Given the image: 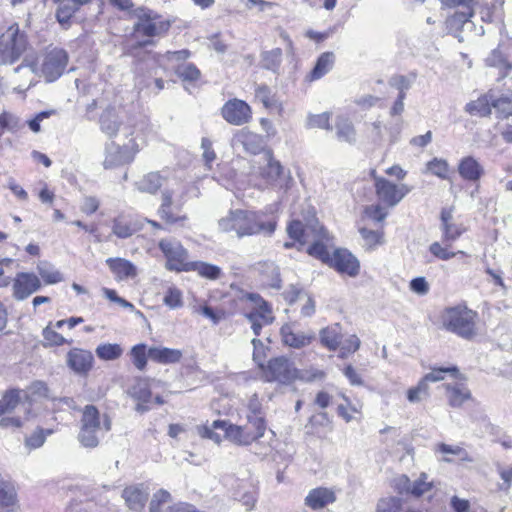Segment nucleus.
<instances>
[{"label":"nucleus","mask_w":512,"mask_h":512,"mask_svg":"<svg viewBox=\"0 0 512 512\" xmlns=\"http://www.w3.org/2000/svg\"><path fill=\"white\" fill-rule=\"evenodd\" d=\"M479 4L478 0H468L467 3H455V4H448L449 7H456V6H462V11H456L452 15V19L454 22L459 24H465L469 22L474 14H475V6Z\"/></svg>","instance_id":"46"},{"label":"nucleus","mask_w":512,"mask_h":512,"mask_svg":"<svg viewBox=\"0 0 512 512\" xmlns=\"http://www.w3.org/2000/svg\"><path fill=\"white\" fill-rule=\"evenodd\" d=\"M158 248L165 258V268L169 271L185 272L190 261L187 249L180 241L172 238H162Z\"/></svg>","instance_id":"12"},{"label":"nucleus","mask_w":512,"mask_h":512,"mask_svg":"<svg viewBox=\"0 0 512 512\" xmlns=\"http://www.w3.org/2000/svg\"><path fill=\"white\" fill-rule=\"evenodd\" d=\"M460 177L467 182L477 183L485 174L482 164L473 156L460 159L457 166Z\"/></svg>","instance_id":"30"},{"label":"nucleus","mask_w":512,"mask_h":512,"mask_svg":"<svg viewBox=\"0 0 512 512\" xmlns=\"http://www.w3.org/2000/svg\"><path fill=\"white\" fill-rule=\"evenodd\" d=\"M257 489L245 480H237L233 486V499L240 502L247 511L254 509L257 502Z\"/></svg>","instance_id":"27"},{"label":"nucleus","mask_w":512,"mask_h":512,"mask_svg":"<svg viewBox=\"0 0 512 512\" xmlns=\"http://www.w3.org/2000/svg\"><path fill=\"white\" fill-rule=\"evenodd\" d=\"M320 341L324 348L335 351L341 348L342 352H356L360 341L357 336L343 337L339 331V325L328 326L320 331Z\"/></svg>","instance_id":"16"},{"label":"nucleus","mask_w":512,"mask_h":512,"mask_svg":"<svg viewBox=\"0 0 512 512\" xmlns=\"http://www.w3.org/2000/svg\"><path fill=\"white\" fill-rule=\"evenodd\" d=\"M342 397L345 403L339 404L336 408V412L340 418L348 423L356 419L357 416H360L361 411L351 403V400L347 396L343 395Z\"/></svg>","instance_id":"53"},{"label":"nucleus","mask_w":512,"mask_h":512,"mask_svg":"<svg viewBox=\"0 0 512 512\" xmlns=\"http://www.w3.org/2000/svg\"><path fill=\"white\" fill-rule=\"evenodd\" d=\"M50 433L51 430L44 431L42 428H38L31 435L26 437L25 445L29 449L39 448L44 444L47 435H49Z\"/></svg>","instance_id":"59"},{"label":"nucleus","mask_w":512,"mask_h":512,"mask_svg":"<svg viewBox=\"0 0 512 512\" xmlns=\"http://www.w3.org/2000/svg\"><path fill=\"white\" fill-rule=\"evenodd\" d=\"M171 28V22L157 12L139 8L133 25L131 37L136 40L135 48L154 45L157 38L165 36Z\"/></svg>","instance_id":"7"},{"label":"nucleus","mask_w":512,"mask_h":512,"mask_svg":"<svg viewBox=\"0 0 512 512\" xmlns=\"http://www.w3.org/2000/svg\"><path fill=\"white\" fill-rule=\"evenodd\" d=\"M18 494L15 484L5 478L2 474L0 475V508H5V511L1 512H18Z\"/></svg>","instance_id":"29"},{"label":"nucleus","mask_w":512,"mask_h":512,"mask_svg":"<svg viewBox=\"0 0 512 512\" xmlns=\"http://www.w3.org/2000/svg\"><path fill=\"white\" fill-rule=\"evenodd\" d=\"M326 371L316 366H307L302 369L296 368L295 382L315 383L326 378Z\"/></svg>","instance_id":"44"},{"label":"nucleus","mask_w":512,"mask_h":512,"mask_svg":"<svg viewBox=\"0 0 512 512\" xmlns=\"http://www.w3.org/2000/svg\"><path fill=\"white\" fill-rule=\"evenodd\" d=\"M440 321L443 328L463 339L472 340L478 335L479 314L465 302L445 307Z\"/></svg>","instance_id":"8"},{"label":"nucleus","mask_w":512,"mask_h":512,"mask_svg":"<svg viewBox=\"0 0 512 512\" xmlns=\"http://www.w3.org/2000/svg\"><path fill=\"white\" fill-rule=\"evenodd\" d=\"M106 265L116 281L134 279L138 275V269L133 262L121 257H111L106 260Z\"/></svg>","instance_id":"28"},{"label":"nucleus","mask_w":512,"mask_h":512,"mask_svg":"<svg viewBox=\"0 0 512 512\" xmlns=\"http://www.w3.org/2000/svg\"><path fill=\"white\" fill-rule=\"evenodd\" d=\"M101 130L109 136H115L122 124L120 115L116 106L109 105L106 107L99 117Z\"/></svg>","instance_id":"33"},{"label":"nucleus","mask_w":512,"mask_h":512,"mask_svg":"<svg viewBox=\"0 0 512 512\" xmlns=\"http://www.w3.org/2000/svg\"><path fill=\"white\" fill-rule=\"evenodd\" d=\"M446 374H450L455 379L465 380V377L460 373L458 367L455 365L445 367H432L431 371L425 374L421 379L425 382V384L428 385L429 382H438L444 380Z\"/></svg>","instance_id":"39"},{"label":"nucleus","mask_w":512,"mask_h":512,"mask_svg":"<svg viewBox=\"0 0 512 512\" xmlns=\"http://www.w3.org/2000/svg\"><path fill=\"white\" fill-rule=\"evenodd\" d=\"M29 46L28 36L20 29L19 24H11L0 34V63H15Z\"/></svg>","instance_id":"11"},{"label":"nucleus","mask_w":512,"mask_h":512,"mask_svg":"<svg viewBox=\"0 0 512 512\" xmlns=\"http://www.w3.org/2000/svg\"><path fill=\"white\" fill-rule=\"evenodd\" d=\"M282 49L274 48L270 51H265L261 55V63L263 68L267 70L276 71L279 69L282 62Z\"/></svg>","instance_id":"51"},{"label":"nucleus","mask_w":512,"mask_h":512,"mask_svg":"<svg viewBox=\"0 0 512 512\" xmlns=\"http://www.w3.org/2000/svg\"><path fill=\"white\" fill-rule=\"evenodd\" d=\"M41 287V279L34 272H18L12 280V294L18 301L27 299Z\"/></svg>","instance_id":"20"},{"label":"nucleus","mask_w":512,"mask_h":512,"mask_svg":"<svg viewBox=\"0 0 512 512\" xmlns=\"http://www.w3.org/2000/svg\"><path fill=\"white\" fill-rule=\"evenodd\" d=\"M254 100L260 102L268 111H276L279 115L283 114V104L278 99L277 93L265 83L254 85Z\"/></svg>","instance_id":"24"},{"label":"nucleus","mask_w":512,"mask_h":512,"mask_svg":"<svg viewBox=\"0 0 512 512\" xmlns=\"http://www.w3.org/2000/svg\"><path fill=\"white\" fill-rule=\"evenodd\" d=\"M335 126L337 136L340 140L352 142L355 139L356 130L353 123L347 117H338Z\"/></svg>","instance_id":"48"},{"label":"nucleus","mask_w":512,"mask_h":512,"mask_svg":"<svg viewBox=\"0 0 512 512\" xmlns=\"http://www.w3.org/2000/svg\"><path fill=\"white\" fill-rule=\"evenodd\" d=\"M199 196L200 189L193 182H182L163 191L157 208L159 219L167 227H185L189 222V216L184 206L190 199Z\"/></svg>","instance_id":"3"},{"label":"nucleus","mask_w":512,"mask_h":512,"mask_svg":"<svg viewBox=\"0 0 512 512\" xmlns=\"http://www.w3.org/2000/svg\"><path fill=\"white\" fill-rule=\"evenodd\" d=\"M376 229H370L366 225L359 226L358 231L364 241L365 249L372 251L383 245L385 242L384 221L376 222Z\"/></svg>","instance_id":"32"},{"label":"nucleus","mask_w":512,"mask_h":512,"mask_svg":"<svg viewBox=\"0 0 512 512\" xmlns=\"http://www.w3.org/2000/svg\"><path fill=\"white\" fill-rule=\"evenodd\" d=\"M493 93L489 90L465 105V111L471 116L489 117L492 112Z\"/></svg>","instance_id":"34"},{"label":"nucleus","mask_w":512,"mask_h":512,"mask_svg":"<svg viewBox=\"0 0 512 512\" xmlns=\"http://www.w3.org/2000/svg\"><path fill=\"white\" fill-rule=\"evenodd\" d=\"M80 6L81 5H78L77 2H72L71 0L60 3L56 11L57 21L61 25L69 24L74 13L80 8Z\"/></svg>","instance_id":"52"},{"label":"nucleus","mask_w":512,"mask_h":512,"mask_svg":"<svg viewBox=\"0 0 512 512\" xmlns=\"http://www.w3.org/2000/svg\"><path fill=\"white\" fill-rule=\"evenodd\" d=\"M401 500L397 497H386L379 500L376 512H399Z\"/></svg>","instance_id":"60"},{"label":"nucleus","mask_w":512,"mask_h":512,"mask_svg":"<svg viewBox=\"0 0 512 512\" xmlns=\"http://www.w3.org/2000/svg\"><path fill=\"white\" fill-rule=\"evenodd\" d=\"M236 137L247 152L252 154L260 152L262 143L260 135L248 129H242L237 133Z\"/></svg>","instance_id":"43"},{"label":"nucleus","mask_w":512,"mask_h":512,"mask_svg":"<svg viewBox=\"0 0 512 512\" xmlns=\"http://www.w3.org/2000/svg\"><path fill=\"white\" fill-rule=\"evenodd\" d=\"M335 54L331 51L321 53L316 59L314 67L306 74L305 81L312 83L324 77L334 67Z\"/></svg>","instance_id":"31"},{"label":"nucleus","mask_w":512,"mask_h":512,"mask_svg":"<svg viewBox=\"0 0 512 512\" xmlns=\"http://www.w3.org/2000/svg\"><path fill=\"white\" fill-rule=\"evenodd\" d=\"M195 311L204 317L210 319L214 324L219 323L221 320L228 316V313L222 308H212L206 303L199 304Z\"/></svg>","instance_id":"54"},{"label":"nucleus","mask_w":512,"mask_h":512,"mask_svg":"<svg viewBox=\"0 0 512 512\" xmlns=\"http://www.w3.org/2000/svg\"><path fill=\"white\" fill-rule=\"evenodd\" d=\"M426 169L429 173L442 180H448L452 173L448 162L445 159L436 157L427 162Z\"/></svg>","instance_id":"47"},{"label":"nucleus","mask_w":512,"mask_h":512,"mask_svg":"<svg viewBox=\"0 0 512 512\" xmlns=\"http://www.w3.org/2000/svg\"><path fill=\"white\" fill-rule=\"evenodd\" d=\"M123 149L121 147H116L113 151H110L104 160L105 169H113L119 165L124 163L123 160Z\"/></svg>","instance_id":"62"},{"label":"nucleus","mask_w":512,"mask_h":512,"mask_svg":"<svg viewBox=\"0 0 512 512\" xmlns=\"http://www.w3.org/2000/svg\"><path fill=\"white\" fill-rule=\"evenodd\" d=\"M135 189L143 194L162 195L163 191L169 190V176L163 171H150L142 175L135 183Z\"/></svg>","instance_id":"18"},{"label":"nucleus","mask_w":512,"mask_h":512,"mask_svg":"<svg viewBox=\"0 0 512 512\" xmlns=\"http://www.w3.org/2000/svg\"><path fill=\"white\" fill-rule=\"evenodd\" d=\"M185 272H196L200 277L212 281L219 279L223 274L219 266L203 261H190Z\"/></svg>","instance_id":"38"},{"label":"nucleus","mask_w":512,"mask_h":512,"mask_svg":"<svg viewBox=\"0 0 512 512\" xmlns=\"http://www.w3.org/2000/svg\"><path fill=\"white\" fill-rule=\"evenodd\" d=\"M28 392L32 399L48 398L49 388L45 382L35 381L28 387Z\"/></svg>","instance_id":"63"},{"label":"nucleus","mask_w":512,"mask_h":512,"mask_svg":"<svg viewBox=\"0 0 512 512\" xmlns=\"http://www.w3.org/2000/svg\"><path fill=\"white\" fill-rule=\"evenodd\" d=\"M406 396L411 403L420 402L429 396V385L420 379L416 386L407 390Z\"/></svg>","instance_id":"57"},{"label":"nucleus","mask_w":512,"mask_h":512,"mask_svg":"<svg viewBox=\"0 0 512 512\" xmlns=\"http://www.w3.org/2000/svg\"><path fill=\"white\" fill-rule=\"evenodd\" d=\"M127 393L135 401L136 411L144 413L151 409L153 396L148 378H136L134 383L128 388Z\"/></svg>","instance_id":"21"},{"label":"nucleus","mask_w":512,"mask_h":512,"mask_svg":"<svg viewBox=\"0 0 512 512\" xmlns=\"http://www.w3.org/2000/svg\"><path fill=\"white\" fill-rule=\"evenodd\" d=\"M247 410L248 412L246 418H251L254 420H267L261 400L256 393L249 398L247 403Z\"/></svg>","instance_id":"55"},{"label":"nucleus","mask_w":512,"mask_h":512,"mask_svg":"<svg viewBox=\"0 0 512 512\" xmlns=\"http://www.w3.org/2000/svg\"><path fill=\"white\" fill-rule=\"evenodd\" d=\"M441 232L442 242L434 241L429 246L430 254L437 260L448 261L454 257L469 258L470 255L463 251H454L452 243L458 240L468 231V227L453 217V207H446L441 210Z\"/></svg>","instance_id":"5"},{"label":"nucleus","mask_w":512,"mask_h":512,"mask_svg":"<svg viewBox=\"0 0 512 512\" xmlns=\"http://www.w3.org/2000/svg\"><path fill=\"white\" fill-rule=\"evenodd\" d=\"M221 117L230 125L243 126L253 119L252 107L239 98L228 99L220 109Z\"/></svg>","instance_id":"17"},{"label":"nucleus","mask_w":512,"mask_h":512,"mask_svg":"<svg viewBox=\"0 0 512 512\" xmlns=\"http://www.w3.org/2000/svg\"><path fill=\"white\" fill-rule=\"evenodd\" d=\"M142 227L143 225L141 223L130 215L125 214H119L111 221V231L120 239H126L133 236L139 232Z\"/></svg>","instance_id":"26"},{"label":"nucleus","mask_w":512,"mask_h":512,"mask_svg":"<svg viewBox=\"0 0 512 512\" xmlns=\"http://www.w3.org/2000/svg\"><path fill=\"white\" fill-rule=\"evenodd\" d=\"M175 73L179 79L188 85H197L201 81V71L194 63H184L175 68Z\"/></svg>","instance_id":"42"},{"label":"nucleus","mask_w":512,"mask_h":512,"mask_svg":"<svg viewBox=\"0 0 512 512\" xmlns=\"http://www.w3.org/2000/svg\"><path fill=\"white\" fill-rule=\"evenodd\" d=\"M334 425L331 416L326 411L313 413L304 426L306 437L316 440H325L333 432Z\"/></svg>","instance_id":"19"},{"label":"nucleus","mask_w":512,"mask_h":512,"mask_svg":"<svg viewBox=\"0 0 512 512\" xmlns=\"http://www.w3.org/2000/svg\"><path fill=\"white\" fill-rule=\"evenodd\" d=\"M267 164L260 171L262 179L268 185H274L284 174V168L281 163L274 158L272 150L267 151Z\"/></svg>","instance_id":"36"},{"label":"nucleus","mask_w":512,"mask_h":512,"mask_svg":"<svg viewBox=\"0 0 512 512\" xmlns=\"http://www.w3.org/2000/svg\"><path fill=\"white\" fill-rule=\"evenodd\" d=\"M445 396L451 408H461L466 403L473 401L471 390L464 383L444 384Z\"/></svg>","instance_id":"25"},{"label":"nucleus","mask_w":512,"mask_h":512,"mask_svg":"<svg viewBox=\"0 0 512 512\" xmlns=\"http://www.w3.org/2000/svg\"><path fill=\"white\" fill-rule=\"evenodd\" d=\"M132 362L139 370L146 367L147 361L151 360L156 363H169L178 361L181 354H132Z\"/></svg>","instance_id":"40"},{"label":"nucleus","mask_w":512,"mask_h":512,"mask_svg":"<svg viewBox=\"0 0 512 512\" xmlns=\"http://www.w3.org/2000/svg\"><path fill=\"white\" fill-rule=\"evenodd\" d=\"M164 303L170 308H178L183 304L182 292L177 287H170L164 296Z\"/></svg>","instance_id":"61"},{"label":"nucleus","mask_w":512,"mask_h":512,"mask_svg":"<svg viewBox=\"0 0 512 512\" xmlns=\"http://www.w3.org/2000/svg\"><path fill=\"white\" fill-rule=\"evenodd\" d=\"M341 370L351 385L361 386L364 384L362 374L365 368H355L352 364H347Z\"/></svg>","instance_id":"58"},{"label":"nucleus","mask_w":512,"mask_h":512,"mask_svg":"<svg viewBox=\"0 0 512 512\" xmlns=\"http://www.w3.org/2000/svg\"><path fill=\"white\" fill-rule=\"evenodd\" d=\"M122 498L130 510L141 511L148 500V494L137 485H130L124 488Z\"/></svg>","instance_id":"35"},{"label":"nucleus","mask_w":512,"mask_h":512,"mask_svg":"<svg viewBox=\"0 0 512 512\" xmlns=\"http://www.w3.org/2000/svg\"><path fill=\"white\" fill-rule=\"evenodd\" d=\"M101 207V201L97 196L85 195L78 204V210L81 215L91 217L96 214Z\"/></svg>","instance_id":"50"},{"label":"nucleus","mask_w":512,"mask_h":512,"mask_svg":"<svg viewBox=\"0 0 512 512\" xmlns=\"http://www.w3.org/2000/svg\"><path fill=\"white\" fill-rule=\"evenodd\" d=\"M111 428L112 422L109 415L104 414L101 421L97 407L86 405L82 410L78 440L84 447L95 448L99 444L98 432L102 429L108 432Z\"/></svg>","instance_id":"10"},{"label":"nucleus","mask_w":512,"mask_h":512,"mask_svg":"<svg viewBox=\"0 0 512 512\" xmlns=\"http://www.w3.org/2000/svg\"><path fill=\"white\" fill-rule=\"evenodd\" d=\"M283 343L293 349H302L315 340L313 333L298 330L294 324L286 323L280 329Z\"/></svg>","instance_id":"23"},{"label":"nucleus","mask_w":512,"mask_h":512,"mask_svg":"<svg viewBox=\"0 0 512 512\" xmlns=\"http://www.w3.org/2000/svg\"><path fill=\"white\" fill-rule=\"evenodd\" d=\"M337 500L336 490L332 487L318 486L311 489L304 498V504L312 511H319L334 504Z\"/></svg>","instance_id":"22"},{"label":"nucleus","mask_w":512,"mask_h":512,"mask_svg":"<svg viewBox=\"0 0 512 512\" xmlns=\"http://www.w3.org/2000/svg\"><path fill=\"white\" fill-rule=\"evenodd\" d=\"M427 474L421 473L420 476L412 483L408 477L404 476L407 487L405 492L415 498L423 496L425 493L431 491L434 488L433 482L427 481Z\"/></svg>","instance_id":"41"},{"label":"nucleus","mask_w":512,"mask_h":512,"mask_svg":"<svg viewBox=\"0 0 512 512\" xmlns=\"http://www.w3.org/2000/svg\"><path fill=\"white\" fill-rule=\"evenodd\" d=\"M245 425L232 424L226 420H215L212 424L198 427V434L203 439H209L220 444L223 438L237 446H250L257 443L266 433L267 420L246 418Z\"/></svg>","instance_id":"1"},{"label":"nucleus","mask_w":512,"mask_h":512,"mask_svg":"<svg viewBox=\"0 0 512 512\" xmlns=\"http://www.w3.org/2000/svg\"><path fill=\"white\" fill-rule=\"evenodd\" d=\"M69 366L77 373H87L92 368V354H69Z\"/></svg>","instance_id":"49"},{"label":"nucleus","mask_w":512,"mask_h":512,"mask_svg":"<svg viewBox=\"0 0 512 512\" xmlns=\"http://www.w3.org/2000/svg\"><path fill=\"white\" fill-rule=\"evenodd\" d=\"M326 265L341 276L355 278L360 274L359 259L346 248H334Z\"/></svg>","instance_id":"14"},{"label":"nucleus","mask_w":512,"mask_h":512,"mask_svg":"<svg viewBox=\"0 0 512 512\" xmlns=\"http://www.w3.org/2000/svg\"><path fill=\"white\" fill-rule=\"evenodd\" d=\"M61 327L56 326V322H49L42 331L43 346L45 348L59 347L65 344L71 345L72 339H66L57 330Z\"/></svg>","instance_id":"37"},{"label":"nucleus","mask_w":512,"mask_h":512,"mask_svg":"<svg viewBox=\"0 0 512 512\" xmlns=\"http://www.w3.org/2000/svg\"><path fill=\"white\" fill-rule=\"evenodd\" d=\"M69 61L68 53L59 47L46 49L41 65V71L48 82L57 80L66 70Z\"/></svg>","instance_id":"15"},{"label":"nucleus","mask_w":512,"mask_h":512,"mask_svg":"<svg viewBox=\"0 0 512 512\" xmlns=\"http://www.w3.org/2000/svg\"><path fill=\"white\" fill-rule=\"evenodd\" d=\"M289 237L301 246L307 245L306 253L326 265L331 257L334 237L315 217L303 222L294 219L287 226Z\"/></svg>","instance_id":"2"},{"label":"nucleus","mask_w":512,"mask_h":512,"mask_svg":"<svg viewBox=\"0 0 512 512\" xmlns=\"http://www.w3.org/2000/svg\"><path fill=\"white\" fill-rule=\"evenodd\" d=\"M369 175L373 181L378 202L364 207L362 222L365 220L383 222L389 214V209L399 204L410 193L411 188L407 184H397L378 175L376 169H371Z\"/></svg>","instance_id":"4"},{"label":"nucleus","mask_w":512,"mask_h":512,"mask_svg":"<svg viewBox=\"0 0 512 512\" xmlns=\"http://www.w3.org/2000/svg\"><path fill=\"white\" fill-rule=\"evenodd\" d=\"M218 226L222 232H235L240 238L275 230V223L265 222L261 212L243 209L231 210L219 220Z\"/></svg>","instance_id":"6"},{"label":"nucleus","mask_w":512,"mask_h":512,"mask_svg":"<svg viewBox=\"0 0 512 512\" xmlns=\"http://www.w3.org/2000/svg\"><path fill=\"white\" fill-rule=\"evenodd\" d=\"M253 360L263 381L282 385L295 383L296 367L284 355L253 354Z\"/></svg>","instance_id":"9"},{"label":"nucleus","mask_w":512,"mask_h":512,"mask_svg":"<svg viewBox=\"0 0 512 512\" xmlns=\"http://www.w3.org/2000/svg\"><path fill=\"white\" fill-rule=\"evenodd\" d=\"M171 494L165 489H159L154 494L149 503V512H162L163 506L170 502Z\"/></svg>","instance_id":"56"},{"label":"nucleus","mask_w":512,"mask_h":512,"mask_svg":"<svg viewBox=\"0 0 512 512\" xmlns=\"http://www.w3.org/2000/svg\"><path fill=\"white\" fill-rule=\"evenodd\" d=\"M498 473L503 480V483L499 485V490L508 492L512 487V464L508 467H500Z\"/></svg>","instance_id":"64"},{"label":"nucleus","mask_w":512,"mask_h":512,"mask_svg":"<svg viewBox=\"0 0 512 512\" xmlns=\"http://www.w3.org/2000/svg\"><path fill=\"white\" fill-rule=\"evenodd\" d=\"M22 391L17 388L8 389L0 399V417L6 413H10L21 402Z\"/></svg>","instance_id":"45"},{"label":"nucleus","mask_w":512,"mask_h":512,"mask_svg":"<svg viewBox=\"0 0 512 512\" xmlns=\"http://www.w3.org/2000/svg\"><path fill=\"white\" fill-rule=\"evenodd\" d=\"M246 299L253 303V308L246 317L251 323L254 334L259 336L261 329L272 324L275 319L272 306L257 293H248Z\"/></svg>","instance_id":"13"}]
</instances>
